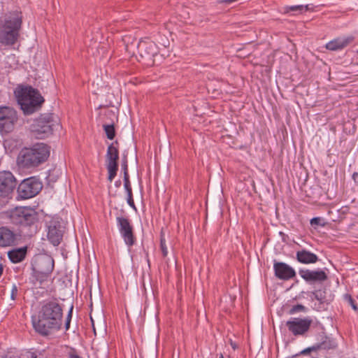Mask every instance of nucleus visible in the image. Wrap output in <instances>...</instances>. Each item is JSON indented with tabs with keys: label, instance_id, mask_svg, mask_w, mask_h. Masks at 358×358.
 Instances as JSON below:
<instances>
[{
	"label": "nucleus",
	"instance_id": "f257e3e1",
	"mask_svg": "<svg viewBox=\"0 0 358 358\" xmlns=\"http://www.w3.org/2000/svg\"><path fill=\"white\" fill-rule=\"evenodd\" d=\"M64 305L57 299L44 300L35 315L31 317L34 331L41 336H48L62 329Z\"/></svg>",
	"mask_w": 358,
	"mask_h": 358
},
{
	"label": "nucleus",
	"instance_id": "f03ea898",
	"mask_svg": "<svg viewBox=\"0 0 358 358\" xmlns=\"http://www.w3.org/2000/svg\"><path fill=\"white\" fill-rule=\"evenodd\" d=\"M8 217L24 239L32 238L39 230V214L31 207H15L8 212Z\"/></svg>",
	"mask_w": 358,
	"mask_h": 358
},
{
	"label": "nucleus",
	"instance_id": "7ed1b4c3",
	"mask_svg": "<svg viewBox=\"0 0 358 358\" xmlns=\"http://www.w3.org/2000/svg\"><path fill=\"white\" fill-rule=\"evenodd\" d=\"M50 146L37 143L31 147H24L19 152L16 163L19 169L33 170L46 162L50 157Z\"/></svg>",
	"mask_w": 358,
	"mask_h": 358
},
{
	"label": "nucleus",
	"instance_id": "20e7f679",
	"mask_svg": "<svg viewBox=\"0 0 358 358\" xmlns=\"http://www.w3.org/2000/svg\"><path fill=\"white\" fill-rule=\"evenodd\" d=\"M22 24L20 12L15 11L6 15L0 24V43L4 45H13L18 40Z\"/></svg>",
	"mask_w": 358,
	"mask_h": 358
},
{
	"label": "nucleus",
	"instance_id": "39448f33",
	"mask_svg": "<svg viewBox=\"0 0 358 358\" xmlns=\"http://www.w3.org/2000/svg\"><path fill=\"white\" fill-rule=\"evenodd\" d=\"M17 96L24 115H31L38 110L45 101L38 90L31 86L22 87Z\"/></svg>",
	"mask_w": 358,
	"mask_h": 358
},
{
	"label": "nucleus",
	"instance_id": "423d86ee",
	"mask_svg": "<svg viewBox=\"0 0 358 358\" xmlns=\"http://www.w3.org/2000/svg\"><path fill=\"white\" fill-rule=\"evenodd\" d=\"M59 126L53 113H45L34 120L30 126V130L36 138L44 139L50 136Z\"/></svg>",
	"mask_w": 358,
	"mask_h": 358
},
{
	"label": "nucleus",
	"instance_id": "0eeeda50",
	"mask_svg": "<svg viewBox=\"0 0 358 358\" xmlns=\"http://www.w3.org/2000/svg\"><path fill=\"white\" fill-rule=\"evenodd\" d=\"M18 120L17 111L12 107L0 106V134L12 132Z\"/></svg>",
	"mask_w": 358,
	"mask_h": 358
},
{
	"label": "nucleus",
	"instance_id": "6e6552de",
	"mask_svg": "<svg viewBox=\"0 0 358 358\" xmlns=\"http://www.w3.org/2000/svg\"><path fill=\"white\" fill-rule=\"evenodd\" d=\"M43 185L36 177L24 179L17 188V199H28L37 195L42 189Z\"/></svg>",
	"mask_w": 358,
	"mask_h": 358
},
{
	"label": "nucleus",
	"instance_id": "1a4fd4ad",
	"mask_svg": "<svg viewBox=\"0 0 358 358\" xmlns=\"http://www.w3.org/2000/svg\"><path fill=\"white\" fill-rule=\"evenodd\" d=\"M288 331L294 336H304L312 329L313 320L310 317H294L286 322Z\"/></svg>",
	"mask_w": 358,
	"mask_h": 358
},
{
	"label": "nucleus",
	"instance_id": "9d476101",
	"mask_svg": "<svg viewBox=\"0 0 358 358\" xmlns=\"http://www.w3.org/2000/svg\"><path fill=\"white\" fill-rule=\"evenodd\" d=\"M24 238L10 226L0 227V248H6L17 246Z\"/></svg>",
	"mask_w": 358,
	"mask_h": 358
},
{
	"label": "nucleus",
	"instance_id": "9b49d317",
	"mask_svg": "<svg viewBox=\"0 0 358 358\" xmlns=\"http://www.w3.org/2000/svg\"><path fill=\"white\" fill-rule=\"evenodd\" d=\"M116 220L120 233L124 243L128 247L133 246L136 243V238L134 234V227L129 219L124 217H117Z\"/></svg>",
	"mask_w": 358,
	"mask_h": 358
},
{
	"label": "nucleus",
	"instance_id": "f8f14e48",
	"mask_svg": "<svg viewBox=\"0 0 358 358\" xmlns=\"http://www.w3.org/2000/svg\"><path fill=\"white\" fill-rule=\"evenodd\" d=\"M119 150L116 147L109 145L106 155V169L108 171V180L112 182L118 171Z\"/></svg>",
	"mask_w": 358,
	"mask_h": 358
},
{
	"label": "nucleus",
	"instance_id": "ddd939ff",
	"mask_svg": "<svg viewBox=\"0 0 358 358\" xmlns=\"http://www.w3.org/2000/svg\"><path fill=\"white\" fill-rule=\"evenodd\" d=\"M137 49L140 57L148 62V64H153V57L158 53L155 43L149 39L141 40L138 43Z\"/></svg>",
	"mask_w": 358,
	"mask_h": 358
},
{
	"label": "nucleus",
	"instance_id": "4468645a",
	"mask_svg": "<svg viewBox=\"0 0 358 358\" xmlns=\"http://www.w3.org/2000/svg\"><path fill=\"white\" fill-rule=\"evenodd\" d=\"M17 180L10 171L0 172V197H7L16 187Z\"/></svg>",
	"mask_w": 358,
	"mask_h": 358
},
{
	"label": "nucleus",
	"instance_id": "2eb2a0df",
	"mask_svg": "<svg viewBox=\"0 0 358 358\" xmlns=\"http://www.w3.org/2000/svg\"><path fill=\"white\" fill-rule=\"evenodd\" d=\"M299 274L301 278L310 285L317 282H322L328 279V275L322 269L310 270L308 268H300Z\"/></svg>",
	"mask_w": 358,
	"mask_h": 358
},
{
	"label": "nucleus",
	"instance_id": "dca6fc26",
	"mask_svg": "<svg viewBox=\"0 0 358 358\" xmlns=\"http://www.w3.org/2000/svg\"><path fill=\"white\" fill-rule=\"evenodd\" d=\"M52 274L31 268L29 282L31 284L32 287L45 289L48 287L49 282H52Z\"/></svg>",
	"mask_w": 358,
	"mask_h": 358
},
{
	"label": "nucleus",
	"instance_id": "f3484780",
	"mask_svg": "<svg viewBox=\"0 0 358 358\" xmlns=\"http://www.w3.org/2000/svg\"><path fill=\"white\" fill-rule=\"evenodd\" d=\"M31 268L52 274L55 268V260L48 255H40L34 257Z\"/></svg>",
	"mask_w": 358,
	"mask_h": 358
},
{
	"label": "nucleus",
	"instance_id": "a211bd4d",
	"mask_svg": "<svg viewBox=\"0 0 358 358\" xmlns=\"http://www.w3.org/2000/svg\"><path fill=\"white\" fill-rule=\"evenodd\" d=\"M63 230L58 220L52 219L48 223V239L54 245L58 246L63 238Z\"/></svg>",
	"mask_w": 358,
	"mask_h": 358
},
{
	"label": "nucleus",
	"instance_id": "6ab92c4d",
	"mask_svg": "<svg viewBox=\"0 0 358 358\" xmlns=\"http://www.w3.org/2000/svg\"><path fill=\"white\" fill-rule=\"evenodd\" d=\"M273 270L275 277L282 280H289L296 275L295 270L285 262L274 261Z\"/></svg>",
	"mask_w": 358,
	"mask_h": 358
},
{
	"label": "nucleus",
	"instance_id": "aec40b11",
	"mask_svg": "<svg viewBox=\"0 0 358 358\" xmlns=\"http://www.w3.org/2000/svg\"><path fill=\"white\" fill-rule=\"evenodd\" d=\"M315 327L320 330V332H319L320 342L315 343L318 352L322 350H329L336 349L337 348V343L334 339L326 335L323 326L320 322H317Z\"/></svg>",
	"mask_w": 358,
	"mask_h": 358
},
{
	"label": "nucleus",
	"instance_id": "412c9836",
	"mask_svg": "<svg viewBox=\"0 0 358 358\" xmlns=\"http://www.w3.org/2000/svg\"><path fill=\"white\" fill-rule=\"evenodd\" d=\"M354 41V37L352 36L338 37L336 38L326 44V48L331 51L341 50Z\"/></svg>",
	"mask_w": 358,
	"mask_h": 358
},
{
	"label": "nucleus",
	"instance_id": "4be33fe9",
	"mask_svg": "<svg viewBox=\"0 0 358 358\" xmlns=\"http://www.w3.org/2000/svg\"><path fill=\"white\" fill-rule=\"evenodd\" d=\"M296 259L303 264H315L319 261L317 255L309 250L302 249L296 252Z\"/></svg>",
	"mask_w": 358,
	"mask_h": 358
},
{
	"label": "nucleus",
	"instance_id": "5701e85b",
	"mask_svg": "<svg viewBox=\"0 0 358 358\" xmlns=\"http://www.w3.org/2000/svg\"><path fill=\"white\" fill-rule=\"evenodd\" d=\"M27 250V246L13 248L8 252V257L13 264L20 263L25 259Z\"/></svg>",
	"mask_w": 358,
	"mask_h": 358
},
{
	"label": "nucleus",
	"instance_id": "b1692460",
	"mask_svg": "<svg viewBox=\"0 0 358 358\" xmlns=\"http://www.w3.org/2000/svg\"><path fill=\"white\" fill-rule=\"evenodd\" d=\"M312 294L314 296L312 300L315 299L319 301L318 307L315 308L317 310H320L324 303L328 304L329 303L327 298V289L324 287L313 291Z\"/></svg>",
	"mask_w": 358,
	"mask_h": 358
},
{
	"label": "nucleus",
	"instance_id": "393cba45",
	"mask_svg": "<svg viewBox=\"0 0 358 358\" xmlns=\"http://www.w3.org/2000/svg\"><path fill=\"white\" fill-rule=\"evenodd\" d=\"M318 350L317 349V347L315 345H313L311 347H308L305 348L304 350H301V352L290 356L291 358H299L301 355H308L311 357V358H320L317 356Z\"/></svg>",
	"mask_w": 358,
	"mask_h": 358
},
{
	"label": "nucleus",
	"instance_id": "a878e982",
	"mask_svg": "<svg viewBox=\"0 0 358 358\" xmlns=\"http://www.w3.org/2000/svg\"><path fill=\"white\" fill-rule=\"evenodd\" d=\"M43 351L35 350L32 351V350H27L23 351L19 358H43Z\"/></svg>",
	"mask_w": 358,
	"mask_h": 358
},
{
	"label": "nucleus",
	"instance_id": "bb28decb",
	"mask_svg": "<svg viewBox=\"0 0 358 358\" xmlns=\"http://www.w3.org/2000/svg\"><path fill=\"white\" fill-rule=\"evenodd\" d=\"M103 129L106 133L107 138L109 140H113L116 134L113 120H112V122L110 124H103Z\"/></svg>",
	"mask_w": 358,
	"mask_h": 358
},
{
	"label": "nucleus",
	"instance_id": "cd10ccee",
	"mask_svg": "<svg viewBox=\"0 0 358 358\" xmlns=\"http://www.w3.org/2000/svg\"><path fill=\"white\" fill-rule=\"evenodd\" d=\"M290 12L299 14L303 13V5L286 6L284 7V13H289Z\"/></svg>",
	"mask_w": 358,
	"mask_h": 358
},
{
	"label": "nucleus",
	"instance_id": "c85d7f7f",
	"mask_svg": "<svg viewBox=\"0 0 358 358\" xmlns=\"http://www.w3.org/2000/svg\"><path fill=\"white\" fill-rule=\"evenodd\" d=\"M121 166H122V170L123 174H124L123 178H125L126 176L127 178H129V171H128V159H127V155L126 154H123V155H122Z\"/></svg>",
	"mask_w": 358,
	"mask_h": 358
},
{
	"label": "nucleus",
	"instance_id": "c756f323",
	"mask_svg": "<svg viewBox=\"0 0 358 358\" xmlns=\"http://www.w3.org/2000/svg\"><path fill=\"white\" fill-rule=\"evenodd\" d=\"M160 250L164 258L166 257L168 255L167 246L166 244V239L164 233L162 231L160 234Z\"/></svg>",
	"mask_w": 358,
	"mask_h": 358
},
{
	"label": "nucleus",
	"instance_id": "7c9ffc66",
	"mask_svg": "<svg viewBox=\"0 0 358 358\" xmlns=\"http://www.w3.org/2000/svg\"><path fill=\"white\" fill-rule=\"evenodd\" d=\"M307 311H308V308L306 306H304L302 304H297V305L293 306L288 310V314L294 315V313H298V312L306 313Z\"/></svg>",
	"mask_w": 358,
	"mask_h": 358
},
{
	"label": "nucleus",
	"instance_id": "2f4dec72",
	"mask_svg": "<svg viewBox=\"0 0 358 358\" xmlns=\"http://www.w3.org/2000/svg\"><path fill=\"white\" fill-rule=\"evenodd\" d=\"M343 298H344L345 301L348 303V304L352 307V308L355 311L358 312L357 304L355 302V300L352 297L351 294H344Z\"/></svg>",
	"mask_w": 358,
	"mask_h": 358
},
{
	"label": "nucleus",
	"instance_id": "473e14b6",
	"mask_svg": "<svg viewBox=\"0 0 358 358\" xmlns=\"http://www.w3.org/2000/svg\"><path fill=\"white\" fill-rule=\"evenodd\" d=\"M73 306L71 305V306L70 307V308L68 311V313H67V315L66 317V320H65V330L66 331H68L70 328V324H71V318H72V315H73Z\"/></svg>",
	"mask_w": 358,
	"mask_h": 358
},
{
	"label": "nucleus",
	"instance_id": "72a5a7b5",
	"mask_svg": "<svg viewBox=\"0 0 358 358\" xmlns=\"http://www.w3.org/2000/svg\"><path fill=\"white\" fill-rule=\"evenodd\" d=\"M123 180H124V187L125 189L127 194H133L129 177L127 178L126 176L125 178H123Z\"/></svg>",
	"mask_w": 358,
	"mask_h": 358
},
{
	"label": "nucleus",
	"instance_id": "f704fd0d",
	"mask_svg": "<svg viewBox=\"0 0 358 358\" xmlns=\"http://www.w3.org/2000/svg\"><path fill=\"white\" fill-rule=\"evenodd\" d=\"M17 294H18V287L15 284H13L12 285V288H11L10 299L12 300L15 301L17 299Z\"/></svg>",
	"mask_w": 358,
	"mask_h": 358
},
{
	"label": "nucleus",
	"instance_id": "c9c22d12",
	"mask_svg": "<svg viewBox=\"0 0 358 358\" xmlns=\"http://www.w3.org/2000/svg\"><path fill=\"white\" fill-rule=\"evenodd\" d=\"M322 219L319 217H313L310 220V224L312 226H324V223H322Z\"/></svg>",
	"mask_w": 358,
	"mask_h": 358
},
{
	"label": "nucleus",
	"instance_id": "e433bc0d",
	"mask_svg": "<svg viewBox=\"0 0 358 358\" xmlns=\"http://www.w3.org/2000/svg\"><path fill=\"white\" fill-rule=\"evenodd\" d=\"M68 356L69 358H83L78 354L77 350L73 348H71L70 351L68 353Z\"/></svg>",
	"mask_w": 358,
	"mask_h": 358
},
{
	"label": "nucleus",
	"instance_id": "4c0bfd02",
	"mask_svg": "<svg viewBox=\"0 0 358 358\" xmlns=\"http://www.w3.org/2000/svg\"><path fill=\"white\" fill-rule=\"evenodd\" d=\"M127 203L129 204V206L130 207H131L134 210H136V206H135V203L134 201V199H133V194H127Z\"/></svg>",
	"mask_w": 358,
	"mask_h": 358
},
{
	"label": "nucleus",
	"instance_id": "58836bf2",
	"mask_svg": "<svg viewBox=\"0 0 358 358\" xmlns=\"http://www.w3.org/2000/svg\"><path fill=\"white\" fill-rule=\"evenodd\" d=\"M314 6L311 4L303 5V13L306 11H313Z\"/></svg>",
	"mask_w": 358,
	"mask_h": 358
},
{
	"label": "nucleus",
	"instance_id": "ea45409f",
	"mask_svg": "<svg viewBox=\"0 0 358 358\" xmlns=\"http://www.w3.org/2000/svg\"><path fill=\"white\" fill-rule=\"evenodd\" d=\"M106 115H109L110 117L112 116L113 117H116L115 116V112L113 111L112 110H109L106 112Z\"/></svg>",
	"mask_w": 358,
	"mask_h": 358
},
{
	"label": "nucleus",
	"instance_id": "a19ab883",
	"mask_svg": "<svg viewBox=\"0 0 358 358\" xmlns=\"http://www.w3.org/2000/svg\"><path fill=\"white\" fill-rule=\"evenodd\" d=\"M110 145H112V146L113 147H116L117 148V150H119V142L116 140L114 142L111 143Z\"/></svg>",
	"mask_w": 358,
	"mask_h": 358
},
{
	"label": "nucleus",
	"instance_id": "79ce46f5",
	"mask_svg": "<svg viewBox=\"0 0 358 358\" xmlns=\"http://www.w3.org/2000/svg\"><path fill=\"white\" fill-rule=\"evenodd\" d=\"M121 184H122V182L120 180H117L115 182V186L117 187V188H119L120 186H121Z\"/></svg>",
	"mask_w": 358,
	"mask_h": 358
},
{
	"label": "nucleus",
	"instance_id": "37998d69",
	"mask_svg": "<svg viewBox=\"0 0 358 358\" xmlns=\"http://www.w3.org/2000/svg\"><path fill=\"white\" fill-rule=\"evenodd\" d=\"M3 272V264L0 263V278H1Z\"/></svg>",
	"mask_w": 358,
	"mask_h": 358
},
{
	"label": "nucleus",
	"instance_id": "c03bdc74",
	"mask_svg": "<svg viewBox=\"0 0 358 358\" xmlns=\"http://www.w3.org/2000/svg\"><path fill=\"white\" fill-rule=\"evenodd\" d=\"M108 106H113L112 103H110L109 105H100L97 109H101L103 108L108 107Z\"/></svg>",
	"mask_w": 358,
	"mask_h": 358
},
{
	"label": "nucleus",
	"instance_id": "a18cd8bd",
	"mask_svg": "<svg viewBox=\"0 0 358 358\" xmlns=\"http://www.w3.org/2000/svg\"><path fill=\"white\" fill-rule=\"evenodd\" d=\"M230 344L234 350H236L238 348L237 345L235 343H233L232 341H231Z\"/></svg>",
	"mask_w": 358,
	"mask_h": 358
},
{
	"label": "nucleus",
	"instance_id": "49530a36",
	"mask_svg": "<svg viewBox=\"0 0 358 358\" xmlns=\"http://www.w3.org/2000/svg\"><path fill=\"white\" fill-rule=\"evenodd\" d=\"M357 176H358L357 173H354L352 175V178L355 180V177H357Z\"/></svg>",
	"mask_w": 358,
	"mask_h": 358
},
{
	"label": "nucleus",
	"instance_id": "de8ad7c7",
	"mask_svg": "<svg viewBox=\"0 0 358 358\" xmlns=\"http://www.w3.org/2000/svg\"><path fill=\"white\" fill-rule=\"evenodd\" d=\"M146 256H147V257H148V252L146 253ZM148 264L150 263V259H149V258H148Z\"/></svg>",
	"mask_w": 358,
	"mask_h": 358
},
{
	"label": "nucleus",
	"instance_id": "09e8293b",
	"mask_svg": "<svg viewBox=\"0 0 358 358\" xmlns=\"http://www.w3.org/2000/svg\"><path fill=\"white\" fill-rule=\"evenodd\" d=\"M219 358H224V356H223V355H222V354H220V357H219Z\"/></svg>",
	"mask_w": 358,
	"mask_h": 358
},
{
	"label": "nucleus",
	"instance_id": "8fccbe9b",
	"mask_svg": "<svg viewBox=\"0 0 358 358\" xmlns=\"http://www.w3.org/2000/svg\"><path fill=\"white\" fill-rule=\"evenodd\" d=\"M280 235H284V234L282 232H280Z\"/></svg>",
	"mask_w": 358,
	"mask_h": 358
},
{
	"label": "nucleus",
	"instance_id": "3c124183",
	"mask_svg": "<svg viewBox=\"0 0 358 358\" xmlns=\"http://www.w3.org/2000/svg\"><path fill=\"white\" fill-rule=\"evenodd\" d=\"M287 358H291V357H287Z\"/></svg>",
	"mask_w": 358,
	"mask_h": 358
}]
</instances>
